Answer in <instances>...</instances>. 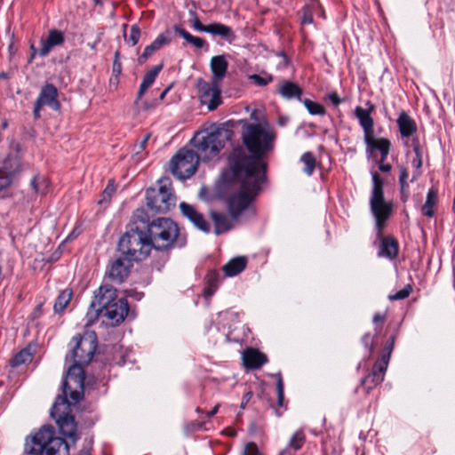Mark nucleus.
Instances as JSON below:
<instances>
[{
	"instance_id": "nucleus-1",
	"label": "nucleus",
	"mask_w": 455,
	"mask_h": 455,
	"mask_svg": "<svg viewBox=\"0 0 455 455\" xmlns=\"http://www.w3.org/2000/svg\"><path fill=\"white\" fill-rule=\"evenodd\" d=\"M239 124L242 125L243 143L251 155H247L243 148L237 147L228 158L234 179L241 188L228 201L229 212L234 219L239 217L260 191L267 170L263 158L274 149L276 139L274 129L267 123L251 124L243 119Z\"/></svg>"
},
{
	"instance_id": "nucleus-2",
	"label": "nucleus",
	"mask_w": 455,
	"mask_h": 455,
	"mask_svg": "<svg viewBox=\"0 0 455 455\" xmlns=\"http://www.w3.org/2000/svg\"><path fill=\"white\" fill-rule=\"evenodd\" d=\"M233 132L224 125L196 132L191 140L196 149L180 148L170 161V171L179 180H187L197 171L199 161L217 157Z\"/></svg>"
},
{
	"instance_id": "nucleus-3",
	"label": "nucleus",
	"mask_w": 455,
	"mask_h": 455,
	"mask_svg": "<svg viewBox=\"0 0 455 455\" xmlns=\"http://www.w3.org/2000/svg\"><path fill=\"white\" fill-rule=\"evenodd\" d=\"M145 210L137 209L132 217L129 229L119 238L117 250L120 253L132 261L146 259L152 246L145 230Z\"/></svg>"
},
{
	"instance_id": "nucleus-4",
	"label": "nucleus",
	"mask_w": 455,
	"mask_h": 455,
	"mask_svg": "<svg viewBox=\"0 0 455 455\" xmlns=\"http://www.w3.org/2000/svg\"><path fill=\"white\" fill-rule=\"evenodd\" d=\"M25 450L32 455H69V448L66 441L54 435L52 426H43L29 439L27 438Z\"/></svg>"
},
{
	"instance_id": "nucleus-5",
	"label": "nucleus",
	"mask_w": 455,
	"mask_h": 455,
	"mask_svg": "<svg viewBox=\"0 0 455 455\" xmlns=\"http://www.w3.org/2000/svg\"><path fill=\"white\" fill-rule=\"evenodd\" d=\"M142 220L145 222V230L153 249L167 251L173 247L180 233L174 221L164 217L150 220L146 211Z\"/></svg>"
},
{
	"instance_id": "nucleus-6",
	"label": "nucleus",
	"mask_w": 455,
	"mask_h": 455,
	"mask_svg": "<svg viewBox=\"0 0 455 455\" xmlns=\"http://www.w3.org/2000/svg\"><path fill=\"white\" fill-rule=\"evenodd\" d=\"M371 178L372 189L370 198V207L375 218L376 228L380 235L385 222L392 213L393 204L391 202H387L384 198V181L380 175L377 172H372Z\"/></svg>"
},
{
	"instance_id": "nucleus-7",
	"label": "nucleus",
	"mask_w": 455,
	"mask_h": 455,
	"mask_svg": "<svg viewBox=\"0 0 455 455\" xmlns=\"http://www.w3.org/2000/svg\"><path fill=\"white\" fill-rule=\"evenodd\" d=\"M158 184L157 188L147 189V206L156 213H166L175 207L176 196L169 178L160 179Z\"/></svg>"
},
{
	"instance_id": "nucleus-8",
	"label": "nucleus",
	"mask_w": 455,
	"mask_h": 455,
	"mask_svg": "<svg viewBox=\"0 0 455 455\" xmlns=\"http://www.w3.org/2000/svg\"><path fill=\"white\" fill-rule=\"evenodd\" d=\"M74 347L71 353L66 356V361L80 365L88 364L97 348V337L94 332H85L73 338Z\"/></svg>"
},
{
	"instance_id": "nucleus-9",
	"label": "nucleus",
	"mask_w": 455,
	"mask_h": 455,
	"mask_svg": "<svg viewBox=\"0 0 455 455\" xmlns=\"http://www.w3.org/2000/svg\"><path fill=\"white\" fill-rule=\"evenodd\" d=\"M70 402L58 395L52 409L51 417L55 419L62 435L76 439V424L74 417L70 414Z\"/></svg>"
},
{
	"instance_id": "nucleus-10",
	"label": "nucleus",
	"mask_w": 455,
	"mask_h": 455,
	"mask_svg": "<svg viewBox=\"0 0 455 455\" xmlns=\"http://www.w3.org/2000/svg\"><path fill=\"white\" fill-rule=\"evenodd\" d=\"M84 388V371L83 365L73 363L69 366L62 384V398L68 397L70 403H76L82 398Z\"/></svg>"
},
{
	"instance_id": "nucleus-11",
	"label": "nucleus",
	"mask_w": 455,
	"mask_h": 455,
	"mask_svg": "<svg viewBox=\"0 0 455 455\" xmlns=\"http://www.w3.org/2000/svg\"><path fill=\"white\" fill-rule=\"evenodd\" d=\"M196 86L201 103L207 105L209 110L212 111L221 104L220 88L218 82L212 80L208 83L199 79Z\"/></svg>"
},
{
	"instance_id": "nucleus-12",
	"label": "nucleus",
	"mask_w": 455,
	"mask_h": 455,
	"mask_svg": "<svg viewBox=\"0 0 455 455\" xmlns=\"http://www.w3.org/2000/svg\"><path fill=\"white\" fill-rule=\"evenodd\" d=\"M59 92L56 86L52 84H46L42 88L38 97L35 102L33 116L35 119L40 118V111L44 106H48L54 110L60 108L58 100Z\"/></svg>"
},
{
	"instance_id": "nucleus-13",
	"label": "nucleus",
	"mask_w": 455,
	"mask_h": 455,
	"mask_svg": "<svg viewBox=\"0 0 455 455\" xmlns=\"http://www.w3.org/2000/svg\"><path fill=\"white\" fill-rule=\"evenodd\" d=\"M233 195H231L228 197V201H229V199ZM227 204H228V202H227ZM251 203L248 205V207L246 209H244L241 212V213L237 219H234L232 215H230L231 219H229L223 212L212 211L210 212V217L214 225L215 235H220L221 234H225V233L228 232L229 230H231L234 227L233 221L238 222L240 220V218L242 217V214L243 212H246L248 213V215H250V216H255L256 212L252 207H251ZM228 212H230L228 207ZM229 214H231V213H229Z\"/></svg>"
},
{
	"instance_id": "nucleus-14",
	"label": "nucleus",
	"mask_w": 455,
	"mask_h": 455,
	"mask_svg": "<svg viewBox=\"0 0 455 455\" xmlns=\"http://www.w3.org/2000/svg\"><path fill=\"white\" fill-rule=\"evenodd\" d=\"M132 262V260L121 254V256L110 262L107 275L116 283H124L130 274Z\"/></svg>"
},
{
	"instance_id": "nucleus-15",
	"label": "nucleus",
	"mask_w": 455,
	"mask_h": 455,
	"mask_svg": "<svg viewBox=\"0 0 455 455\" xmlns=\"http://www.w3.org/2000/svg\"><path fill=\"white\" fill-rule=\"evenodd\" d=\"M387 368L386 361H377L374 363L371 371L366 377L362 379L361 386L365 389L366 394L384 380Z\"/></svg>"
},
{
	"instance_id": "nucleus-16",
	"label": "nucleus",
	"mask_w": 455,
	"mask_h": 455,
	"mask_svg": "<svg viewBox=\"0 0 455 455\" xmlns=\"http://www.w3.org/2000/svg\"><path fill=\"white\" fill-rule=\"evenodd\" d=\"M128 312L129 305L127 299L125 298H121L104 310V316L110 321L109 324L115 326L118 325L125 319Z\"/></svg>"
},
{
	"instance_id": "nucleus-17",
	"label": "nucleus",
	"mask_w": 455,
	"mask_h": 455,
	"mask_svg": "<svg viewBox=\"0 0 455 455\" xmlns=\"http://www.w3.org/2000/svg\"><path fill=\"white\" fill-rule=\"evenodd\" d=\"M377 237L380 242L378 256L390 260L395 259L399 252V243L397 240L392 235L384 236L382 233L379 235V231L377 232Z\"/></svg>"
},
{
	"instance_id": "nucleus-18",
	"label": "nucleus",
	"mask_w": 455,
	"mask_h": 455,
	"mask_svg": "<svg viewBox=\"0 0 455 455\" xmlns=\"http://www.w3.org/2000/svg\"><path fill=\"white\" fill-rule=\"evenodd\" d=\"M117 291L112 285L104 283L95 292L93 300L104 310L117 301Z\"/></svg>"
},
{
	"instance_id": "nucleus-19",
	"label": "nucleus",
	"mask_w": 455,
	"mask_h": 455,
	"mask_svg": "<svg viewBox=\"0 0 455 455\" xmlns=\"http://www.w3.org/2000/svg\"><path fill=\"white\" fill-rule=\"evenodd\" d=\"M181 213L188 219L198 229L204 233L210 232V226L204 220L202 213H200L193 205L182 202L180 204Z\"/></svg>"
},
{
	"instance_id": "nucleus-20",
	"label": "nucleus",
	"mask_w": 455,
	"mask_h": 455,
	"mask_svg": "<svg viewBox=\"0 0 455 455\" xmlns=\"http://www.w3.org/2000/svg\"><path fill=\"white\" fill-rule=\"evenodd\" d=\"M242 359L244 367L250 370L259 369L267 363V355L253 347L244 349L242 355Z\"/></svg>"
},
{
	"instance_id": "nucleus-21",
	"label": "nucleus",
	"mask_w": 455,
	"mask_h": 455,
	"mask_svg": "<svg viewBox=\"0 0 455 455\" xmlns=\"http://www.w3.org/2000/svg\"><path fill=\"white\" fill-rule=\"evenodd\" d=\"M373 110L374 105H371L368 109H364L360 106L355 108V116L363 131V139L374 134V120L371 116Z\"/></svg>"
},
{
	"instance_id": "nucleus-22",
	"label": "nucleus",
	"mask_w": 455,
	"mask_h": 455,
	"mask_svg": "<svg viewBox=\"0 0 455 455\" xmlns=\"http://www.w3.org/2000/svg\"><path fill=\"white\" fill-rule=\"evenodd\" d=\"M63 43V33L57 29H51L47 37L41 41L42 46L38 51V54L42 57H44L50 53L53 47L61 45Z\"/></svg>"
},
{
	"instance_id": "nucleus-23",
	"label": "nucleus",
	"mask_w": 455,
	"mask_h": 455,
	"mask_svg": "<svg viewBox=\"0 0 455 455\" xmlns=\"http://www.w3.org/2000/svg\"><path fill=\"white\" fill-rule=\"evenodd\" d=\"M366 144V152L372 154L374 150H379L380 154L388 155L391 148V142L388 139L379 138L376 139L374 134H371L363 139Z\"/></svg>"
},
{
	"instance_id": "nucleus-24",
	"label": "nucleus",
	"mask_w": 455,
	"mask_h": 455,
	"mask_svg": "<svg viewBox=\"0 0 455 455\" xmlns=\"http://www.w3.org/2000/svg\"><path fill=\"white\" fill-rule=\"evenodd\" d=\"M211 70L212 73V80L216 82L221 81L228 71V62L224 55H217L211 59Z\"/></svg>"
},
{
	"instance_id": "nucleus-25",
	"label": "nucleus",
	"mask_w": 455,
	"mask_h": 455,
	"mask_svg": "<svg viewBox=\"0 0 455 455\" xmlns=\"http://www.w3.org/2000/svg\"><path fill=\"white\" fill-rule=\"evenodd\" d=\"M306 442L304 431L297 430L290 438L286 447L283 449L279 455H295L300 450Z\"/></svg>"
},
{
	"instance_id": "nucleus-26",
	"label": "nucleus",
	"mask_w": 455,
	"mask_h": 455,
	"mask_svg": "<svg viewBox=\"0 0 455 455\" xmlns=\"http://www.w3.org/2000/svg\"><path fill=\"white\" fill-rule=\"evenodd\" d=\"M402 137L409 138L417 132L415 121L405 111H402L396 120Z\"/></svg>"
},
{
	"instance_id": "nucleus-27",
	"label": "nucleus",
	"mask_w": 455,
	"mask_h": 455,
	"mask_svg": "<svg viewBox=\"0 0 455 455\" xmlns=\"http://www.w3.org/2000/svg\"><path fill=\"white\" fill-rule=\"evenodd\" d=\"M162 68H163V64H159V65L155 66L152 69H150L149 71H148L145 74V76L142 79V82L140 85L136 100L134 102L136 105L139 103V100H141V98L146 93L148 89L154 84L156 76H158V74L160 73Z\"/></svg>"
},
{
	"instance_id": "nucleus-28",
	"label": "nucleus",
	"mask_w": 455,
	"mask_h": 455,
	"mask_svg": "<svg viewBox=\"0 0 455 455\" xmlns=\"http://www.w3.org/2000/svg\"><path fill=\"white\" fill-rule=\"evenodd\" d=\"M170 42L171 39L164 34L158 35V36L144 49V52L138 59L139 63L143 64L155 52L169 44Z\"/></svg>"
},
{
	"instance_id": "nucleus-29",
	"label": "nucleus",
	"mask_w": 455,
	"mask_h": 455,
	"mask_svg": "<svg viewBox=\"0 0 455 455\" xmlns=\"http://www.w3.org/2000/svg\"><path fill=\"white\" fill-rule=\"evenodd\" d=\"M277 92L286 100L297 99L300 101L303 92L295 83L283 81L278 87Z\"/></svg>"
},
{
	"instance_id": "nucleus-30",
	"label": "nucleus",
	"mask_w": 455,
	"mask_h": 455,
	"mask_svg": "<svg viewBox=\"0 0 455 455\" xmlns=\"http://www.w3.org/2000/svg\"><path fill=\"white\" fill-rule=\"evenodd\" d=\"M207 33L213 36H219L230 44L233 43L236 38L234 31L230 27L218 22L209 24V29Z\"/></svg>"
},
{
	"instance_id": "nucleus-31",
	"label": "nucleus",
	"mask_w": 455,
	"mask_h": 455,
	"mask_svg": "<svg viewBox=\"0 0 455 455\" xmlns=\"http://www.w3.org/2000/svg\"><path fill=\"white\" fill-rule=\"evenodd\" d=\"M247 259L245 257H236L229 260L222 267L226 276H235L240 274L245 267Z\"/></svg>"
},
{
	"instance_id": "nucleus-32",
	"label": "nucleus",
	"mask_w": 455,
	"mask_h": 455,
	"mask_svg": "<svg viewBox=\"0 0 455 455\" xmlns=\"http://www.w3.org/2000/svg\"><path fill=\"white\" fill-rule=\"evenodd\" d=\"M174 31L180 36L182 38H184L187 43L190 44L196 49H201L205 45L204 39L192 36L190 33H188L185 28L180 27V26H174L173 28Z\"/></svg>"
},
{
	"instance_id": "nucleus-33",
	"label": "nucleus",
	"mask_w": 455,
	"mask_h": 455,
	"mask_svg": "<svg viewBox=\"0 0 455 455\" xmlns=\"http://www.w3.org/2000/svg\"><path fill=\"white\" fill-rule=\"evenodd\" d=\"M437 197H438V194H437L436 190H435L433 188L428 190L427 195V200L421 209L422 213L425 216H427L428 218H432L435 215L434 208L437 202Z\"/></svg>"
},
{
	"instance_id": "nucleus-34",
	"label": "nucleus",
	"mask_w": 455,
	"mask_h": 455,
	"mask_svg": "<svg viewBox=\"0 0 455 455\" xmlns=\"http://www.w3.org/2000/svg\"><path fill=\"white\" fill-rule=\"evenodd\" d=\"M220 278V274L217 271L212 270L208 272V274L205 276V296H212L215 292L219 286Z\"/></svg>"
},
{
	"instance_id": "nucleus-35",
	"label": "nucleus",
	"mask_w": 455,
	"mask_h": 455,
	"mask_svg": "<svg viewBox=\"0 0 455 455\" xmlns=\"http://www.w3.org/2000/svg\"><path fill=\"white\" fill-rule=\"evenodd\" d=\"M72 296H73L72 290L66 289V290L62 291L55 300V303L53 306L54 311L56 313L62 312L67 307V306L69 304V302L72 299Z\"/></svg>"
},
{
	"instance_id": "nucleus-36",
	"label": "nucleus",
	"mask_w": 455,
	"mask_h": 455,
	"mask_svg": "<svg viewBox=\"0 0 455 455\" xmlns=\"http://www.w3.org/2000/svg\"><path fill=\"white\" fill-rule=\"evenodd\" d=\"M32 359L33 354L30 352V349L27 347L18 352L10 361V364L12 367H17L23 363L31 362Z\"/></svg>"
},
{
	"instance_id": "nucleus-37",
	"label": "nucleus",
	"mask_w": 455,
	"mask_h": 455,
	"mask_svg": "<svg viewBox=\"0 0 455 455\" xmlns=\"http://www.w3.org/2000/svg\"><path fill=\"white\" fill-rule=\"evenodd\" d=\"M14 170L7 167V162L4 163V165L0 167V191L8 188L12 180Z\"/></svg>"
},
{
	"instance_id": "nucleus-38",
	"label": "nucleus",
	"mask_w": 455,
	"mask_h": 455,
	"mask_svg": "<svg viewBox=\"0 0 455 455\" xmlns=\"http://www.w3.org/2000/svg\"><path fill=\"white\" fill-rule=\"evenodd\" d=\"M300 161L304 164V172L308 176L312 175L316 164L314 155L311 152H306L301 156Z\"/></svg>"
},
{
	"instance_id": "nucleus-39",
	"label": "nucleus",
	"mask_w": 455,
	"mask_h": 455,
	"mask_svg": "<svg viewBox=\"0 0 455 455\" xmlns=\"http://www.w3.org/2000/svg\"><path fill=\"white\" fill-rule=\"evenodd\" d=\"M100 314L104 315L103 309L92 299L86 314L87 324H92Z\"/></svg>"
},
{
	"instance_id": "nucleus-40",
	"label": "nucleus",
	"mask_w": 455,
	"mask_h": 455,
	"mask_svg": "<svg viewBox=\"0 0 455 455\" xmlns=\"http://www.w3.org/2000/svg\"><path fill=\"white\" fill-rule=\"evenodd\" d=\"M300 101L304 104L305 108L307 109L309 114L319 116H323L325 114V109L323 105L312 101L309 99H301Z\"/></svg>"
},
{
	"instance_id": "nucleus-41",
	"label": "nucleus",
	"mask_w": 455,
	"mask_h": 455,
	"mask_svg": "<svg viewBox=\"0 0 455 455\" xmlns=\"http://www.w3.org/2000/svg\"><path fill=\"white\" fill-rule=\"evenodd\" d=\"M400 176H399V184L402 194V200L405 201L407 198V191L409 188V184L407 182V179L409 177V172L407 169L403 166L399 167Z\"/></svg>"
},
{
	"instance_id": "nucleus-42",
	"label": "nucleus",
	"mask_w": 455,
	"mask_h": 455,
	"mask_svg": "<svg viewBox=\"0 0 455 455\" xmlns=\"http://www.w3.org/2000/svg\"><path fill=\"white\" fill-rule=\"evenodd\" d=\"M31 186L36 193L44 195L48 189V180L44 177H34L31 180Z\"/></svg>"
},
{
	"instance_id": "nucleus-43",
	"label": "nucleus",
	"mask_w": 455,
	"mask_h": 455,
	"mask_svg": "<svg viewBox=\"0 0 455 455\" xmlns=\"http://www.w3.org/2000/svg\"><path fill=\"white\" fill-rule=\"evenodd\" d=\"M300 24L302 26L312 24L313 20V11L312 7L308 4H306L302 7V9L299 12Z\"/></svg>"
},
{
	"instance_id": "nucleus-44",
	"label": "nucleus",
	"mask_w": 455,
	"mask_h": 455,
	"mask_svg": "<svg viewBox=\"0 0 455 455\" xmlns=\"http://www.w3.org/2000/svg\"><path fill=\"white\" fill-rule=\"evenodd\" d=\"M411 292H412V285L407 284L402 290L397 291L396 293L388 295L387 299L390 301L402 300V299L408 298Z\"/></svg>"
},
{
	"instance_id": "nucleus-45",
	"label": "nucleus",
	"mask_w": 455,
	"mask_h": 455,
	"mask_svg": "<svg viewBox=\"0 0 455 455\" xmlns=\"http://www.w3.org/2000/svg\"><path fill=\"white\" fill-rule=\"evenodd\" d=\"M395 339V336H391L387 340V342L385 344V347L383 348L381 358L379 360V361H386L387 362V365L388 364L391 353H392V351L394 349Z\"/></svg>"
},
{
	"instance_id": "nucleus-46",
	"label": "nucleus",
	"mask_w": 455,
	"mask_h": 455,
	"mask_svg": "<svg viewBox=\"0 0 455 455\" xmlns=\"http://www.w3.org/2000/svg\"><path fill=\"white\" fill-rule=\"evenodd\" d=\"M140 36V29L137 24H134L131 28L129 37L127 38L126 36H124V38L128 44H131L132 46H134L139 42Z\"/></svg>"
},
{
	"instance_id": "nucleus-47",
	"label": "nucleus",
	"mask_w": 455,
	"mask_h": 455,
	"mask_svg": "<svg viewBox=\"0 0 455 455\" xmlns=\"http://www.w3.org/2000/svg\"><path fill=\"white\" fill-rule=\"evenodd\" d=\"M276 392H277V404L279 407L283 406L284 401V391H283V383L281 373H277L276 375Z\"/></svg>"
},
{
	"instance_id": "nucleus-48",
	"label": "nucleus",
	"mask_w": 455,
	"mask_h": 455,
	"mask_svg": "<svg viewBox=\"0 0 455 455\" xmlns=\"http://www.w3.org/2000/svg\"><path fill=\"white\" fill-rule=\"evenodd\" d=\"M116 191V187L113 180H109L106 188L104 189L102 193V199L99 202L101 204L103 201H108L110 200L111 196Z\"/></svg>"
},
{
	"instance_id": "nucleus-49",
	"label": "nucleus",
	"mask_w": 455,
	"mask_h": 455,
	"mask_svg": "<svg viewBox=\"0 0 455 455\" xmlns=\"http://www.w3.org/2000/svg\"><path fill=\"white\" fill-rule=\"evenodd\" d=\"M363 345L369 349V353L371 354L374 350V336L371 333H365L362 338Z\"/></svg>"
},
{
	"instance_id": "nucleus-50",
	"label": "nucleus",
	"mask_w": 455,
	"mask_h": 455,
	"mask_svg": "<svg viewBox=\"0 0 455 455\" xmlns=\"http://www.w3.org/2000/svg\"><path fill=\"white\" fill-rule=\"evenodd\" d=\"M243 455H263L259 451L256 443H248L243 451Z\"/></svg>"
},
{
	"instance_id": "nucleus-51",
	"label": "nucleus",
	"mask_w": 455,
	"mask_h": 455,
	"mask_svg": "<svg viewBox=\"0 0 455 455\" xmlns=\"http://www.w3.org/2000/svg\"><path fill=\"white\" fill-rule=\"evenodd\" d=\"M119 58V52H116L115 53V60L113 61V74L116 76V79H118L119 75L122 72V64L118 60Z\"/></svg>"
},
{
	"instance_id": "nucleus-52",
	"label": "nucleus",
	"mask_w": 455,
	"mask_h": 455,
	"mask_svg": "<svg viewBox=\"0 0 455 455\" xmlns=\"http://www.w3.org/2000/svg\"><path fill=\"white\" fill-rule=\"evenodd\" d=\"M250 79L252 80L259 86H265L269 82H271L272 77L269 76L268 78H265V77H262V76L255 74V75L251 76Z\"/></svg>"
},
{
	"instance_id": "nucleus-53",
	"label": "nucleus",
	"mask_w": 455,
	"mask_h": 455,
	"mask_svg": "<svg viewBox=\"0 0 455 455\" xmlns=\"http://www.w3.org/2000/svg\"><path fill=\"white\" fill-rule=\"evenodd\" d=\"M192 27L200 32H208L209 25H204L198 19V17H195V19L191 21Z\"/></svg>"
},
{
	"instance_id": "nucleus-54",
	"label": "nucleus",
	"mask_w": 455,
	"mask_h": 455,
	"mask_svg": "<svg viewBox=\"0 0 455 455\" xmlns=\"http://www.w3.org/2000/svg\"><path fill=\"white\" fill-rule=\"evenodd\" d=\"M412 147H413V151L416 155V158H422V148L420 147V144H419V141L418 139H413L412 140Z\"/></svg>"
},
{
	"instance_id": "nucleus-55",
	"label": "nucleus",
	"mask_w": 455,
	"mask_h": 455,
	"mask_svg": "<svg viewBox=\"0 0 455 455\" xmlns=\"http://www.w3.org/2000/svg\"><path fill=\"white\" fill-rule=\"evenodd\" d=\"M158 104V100H152L150 103L147 102V101H144L142 103V109L143 110H149V109H153L155 108Z\"/></svg>"
},
{
	"instance_id": "nucleus-56",
	"label": "nucleus",
	"mask_w": 455,
	"mask_h": 455,
	"mask_svg": "<svg viewBox=\"0 0 455 455\" xmlns=\"http://www.w3.org/2000/svg\"><path fill=\"white\" fill-rule=\"evenodd\" d=\"M329 100L334 106H339L341 103V100L335 92L329 94Z\"/></svg>"
},
{
	"instance_id": "nucleus-57",
	"label": "nucleus",
	"mask_w": 455,
	"mask_h": 455,
	"mask_svg": "<svg viewBox=\"0 0 455 455\" xmlns=\"http://www.w3.org/2000/svg\"><path fill=\"white\" fill-rule=\"evenodd\" d=\"M385 319H386L385 315H382L380 313H377V314L374 315L372 321H373L374 323H378L384 322Z\"/></svg>"
},
{
	"instance_id": "nucleus-58",
	"label": "nucleus",
	"mask_w": 455,
	"mask_h": 455,
	"mask_svg": "<svg viewBox=\"0 0 455 455\" xmlns=\"http://www.w3.org/2000/svg\"><path fill=\"white\" fill-rule=\"evenodd\" d=\"M127 297H134L136 299H140L142 293L137 292L133 290L126 291Z\"/></svg>"
},
{
	"instance_id": "nucleus-59",
	"label": "nucleus",
	"mask_w": 455,
	"mask_h": 455,
	"mask_svg": "<svg viewBox=\"0 0 455 455\" xmlns=\"http://www.w3.org/2000/svg\"><path fill=\"white\" fill-rule=\"evenodd\" d=\"M378 165H379V171H381L383 172H389L392 169V166L389 164L384 163V164H379Z\"/></svg>"
},
{
	"instance_id": "nucleus-60",
	"label": "nucleus",
	"mask_w": 455,
	"mask_h": 455,
	"mask_svg": "<svg viewBox=\"0 0 455 455\" xmlns=\"http://www.w3.org/2000/svg\"><path fill=\"white\" fill-rule=\"evenodd\" d=\"M252 396V393L251 392H247L244 395H243V401L241 403V407H244L245 404L248 403V401L251 398Z\"/></svg>"
},
{
	"instance_id": "nucleus-61",
	"label": "nucleus",
	"mask_w": 455,
	"mask_h": 455,
	"mask_svg": "<svg viewBox=\"0 0 455 455\" xmlns=\"http://www.w3.org/2000/svg\"><path fill=\"white\" fill-rule=\"evenodd\" d=\"M414 167L419 169L422 166V158H416L412 162Z\"/></svg>"
},
{
	"instance_id": "nucleus-62",
	"label": "nucleus",
	"mask_w": 455,
	"mask_h": 455,
	"mask_svg": "<svg viewBox=\"0 0 455 455\" xmlns=\"http://www.w3.org/2000/svg\"><path fill=\"white\" fill-rule=\"evenodd\" d=\"M218 410H219V405L217 404L212 408V410L211 411L207 412V416L209 418L214 416L218 412Z\"/></svg>"
},
{
	"instance_id": "nucleus-63",
	"label": "nucleus",
	"mask_w": 455,
	"mask_h": 455,
	"mask_svg": "<svg viewBox=\"0 0 455 455\" xmlns=\"http://www.w3.org/2000/svg\"><path fill=\"white\" fill-rule=\"evenodd\" d=\"M150 135L148 134L140 143V149H143L145 148V145L147 144Z\"/></svg>"
},
{
	"instance_id": "nucleus-64",
	"label": "nucleus",
	"mask_w": 455,
	"mask_h": 455,
	"mask_svg": "<svg viewBox=\"0 0 455 455\" xmlns=\"http://www.w3.org/2000/svg\"><path fill=\"white\" fill-rule=\"evenodd\" d=\"M30 50H31V56L29 58V62L32 61V60L35 58V55L36 54V47L34 46V44H31L30 45Z\"/></svg>"
}]
</instances>
